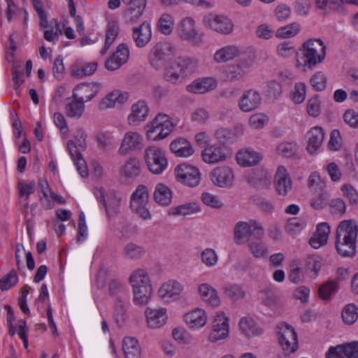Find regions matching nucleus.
Segmentation results:
<instances>
[{
  "label": "nucleus",
  "instance_id": "nucleus-15",
  "mask_svg": "<svg viewBox=\"0 0 358 358\" xmlns=\"http://www.w3.org/2000/svg\"><path fill=\"white\" fill-rule=\"evenodd\" d=\"M141 172V162L136 157L129 158L120 169L121 178L124 183L133 182Z\"/></svg>",
  "mask_w": 358,
  "mask_h": 358
},
{
  "label": "nucleus",
  "instance_id": "nucleus-63",
  "mask_svg": "<svg viewBox=\"0 0 358 358\" xmlns=\"http://www.w3.org/2000/svg\"><path fill=\"white\" fill-rule=\"evenodd\" d=\"M308 184L310 188L314 190L315 192H320L326 189V183L321 178L320 175L315 172L313 173L308 178Z\"/></svg>",
  "mask_w": 358,
  "mask_h": 358
},
{
  "label": "nucleus",
  "instance_id": "nucleus-40",
  "mask_svg": "<svg viewBox=\"0 0 358 358\" xmlns=\"http://www.w3.org/2000/svg\"><path fill=\"white\" fill-rule=\"evenodd\" d=\"M120 29L119 25L116 22H109L106 31V38L104 45L100 51L101 55H104L111 45L115 41L119 34Z\"/></svg>",
  "mask_w": 358,
  "mask_h": 358
},
{
  "label": "nucleus",
  "instance_id": "nucleus-10",
  "mask_svg": "<svg viewBox=\"0 0 358 358\" xmlns=\"http://www.w3.org/2000/svg\"><path fill=\"white\" fill-rule=\"evenodd\" d=\"M175 175L177 181L191 187L197 186L201 180L199 169L187 164L177 166L175 169Z\"/></svg>",
  "mask_w": 358,
  "mask_h": 358
},
{
  "label": "nucleus",
  "instance_id": "nucleus-13",
  "mask_svg": "<svg viewBox=\"0 0 358 358\" xmlns=\"http://www.w3.org/2000/svg\"><path fill=\"white\" fill-rule=\"evenodd\" d=\"M100 198H97L103 204L107 217L111 220L121 213V198L115 193H110L105 198L101 189L99 190Z\"/></svg>",
  "mask_w": 358,
  "mask_h": 358
},
{
  "label": "nucleus",
  "instance_id": "nucleus-33",
  "mask_svg": "<svg viewBox=\"0 0 358 358\" xmlns=\"http://www.w3.org/2000/svg\"><path fill=\"white\" fill-rule=\"evenodd\" d=\"M148 325L151 328H159L163 326L166 320V310L164 308L146 310Z\"/></svg>",
  "mask_w": 358,
  "mask_h": 358
},
{
  "label": "nucleus",
  "instance_id": "nucleus-52",
  "mask_svg": "<svg viewBox=\"0 0 358 358\" xmlns=\"http://www.w3.org/2000/svg\"><path fill=\"white\" fill-rule=\"evenodd\" d=\"M264 93L268 99L275 100L282 94V86L280 83L275 80L268 81Z\"/></svg>",
  "mask_w": 358,
  "mask_h": 358
},
{
  "label": "nucleus",
  "instance_id": "nucleus-35",
  "mask_svg": "<svg viewBox=\"0 0 358 358\" xmlns=\"http://www.w3.org/2000/svg\"><path fill=\"white\" fill-rule=\"evenodd\" d=\"M170 149L177 157H187L194 153L190 143L183 138H178L172 141Z\"/></svg>",
  "mask_w": 358,
  "mask_h": 358
},
{
  "label": "nucleus",
  "instance_id": "nucleus-49",
  "mask_svg": "<svg viewBox=\"0 0 358 358\" xmlns=\"http://www.w3.org/2000/svg\"><path fill=\"white\" fill-rule=\"evenodd\" d=\"M358 308L354 303L347 304L342 310L343 322L347 324H354L358 318Z\"/></svg>",
  "mask_w": 358,
  "mask_h": 358
},
{
  "label": "nucleus",
  "instance_id": "nucleus-36",
  "mask_svg": "<svg viewBox=\"0 0 358 358\" xmlns=\"http://www.w3.org/2000/svg\"><path fill=\"white\" fill-rule=\"evenodd\" d=\"M198 292L202 300L210 306L216 307L220 304V300L216 289L209 284H201L198 287Z\"/></svg>",
  "mask_w": 358,
  "mask_h": 358
},
{
  "label": "nucleus",
  "instance_id": "nucleus-2",
  "mask_svg": "<svg viewBox=\"0 0 358 358\" xmlns=\"http://www.w3.org/2000/svg\"><path fill=\"white\" fill-rule=\"evenodd\" d=\"M197 69L196 60L188 57H178L166 68L164 73L166 80L176 84L192 75Z\"/></svg>",
  "mask_w": 358,
  "mask_h": 358
},
{
  "label": "nucleus",
  "instance_id": "nucleus-16",
  "mask_svg": "<svg viewBox=\"0 0 358 358\" xmlns=\"http://www.w3.org/2000/svg\"><path fill=\"white\" fill-rule=\"evenodd\" d=\"M262 103V95L259 91L250 89L243 92L238 106L243 112L248 113L257 109Z\"/></svg>",
  "mask_w": 358,
  "mask_h": 358
},
{
  "label": "nucleus",
  "instance_id": "nucleus-23",
  "mask_svg": "<svg viewBox=\"0 0 358 358\" xmlns=\"http://www.w3.org/2000/svg\"><path fill=\"white\" fill-rule=\"evenodd\" d=\"M213 182L220 187H228L232 185L234 173L228 166L217 167L210 173Z\"/></svg>",
  "mask_w": 358,
  "mask_h": 358
},
{
  "label": "nucleus",
  "instance_id": "nucleus-48",
  "mask_svg": "<svg viewBox=\"0 0 358 358\" xmlns=\"http://www.w3.org/2000/svg\"><path fill=\"white\" fill-rule=\"evenodd\" d=\"M131 287L141 285H152L148 274L144 268H138L133 271L129 277Z\"/></svg>",
  "mask_w": 358,
  "mask_h": 358
},
{
  "label": "nucleus",
  "instance_id": "nucleus-29",
  "mask_svg": "<svg viewBox=\"0 0 358 358\" xmlns=\"http://www.w3.org/2000/svg\"><path fill=\"white\" fill-rule=\"evenodd\" d=\"M306 137L308 138L307 150L310 153L313 154L321 146L324 133L322 127H315L307 133Z\"/></svg>",
  "mask_w": 358,
  "mask_h": 358
},
{
  "label": "nucleus",
  "instance_id": "nucleus-38",
  "mask_svg": "<svg viewBox=\"0 0 358 358\" xmlns=\"http://www.w3.org/2000/svg\"><path fill=\"white\" fill-rule=\"evenodd\" d=\"M239 55V49L236 45H227L217 50L214 54L217 63H224L234 59Z\"/></svg>",
  "mask_w": 358,
  "mask_h": 358
},
{
  "label": "nucleus",
  "instance_id": "nucleus-12",
  "mask_svg": "<svg viewBox=\"0 0 358 358\" xmlns=\"http://www.w3.org/2000/svg\"><path fill=\"white\" fill-rule=\"evenodd\" d=\"M228 317L224 313H217L215 316L212 324V331L209 335V340L211 342H216L225 339L229 333Z\"/></svg>",
  "mask_w": 358,
  "mask_h": 358
},
{
  "label": "nucleus",
  "instance_id": "nucleus-32",
  "mask_svg": "<svg viewBox=\"0 0 358 358\" xmlns=\"http://www.w3.org/2000/svg\"><path fill=\"white\" fill-rule=\"evenodd\" d=\"M148 114V108L144 101H138L133 104L131 113L128 117L129 124L138 125L141 122L144 121Z\"/></svg>",
  "mask_w": 358,
  "mask_h": 358
},
{
  "label": "nucleus",
  "instance_id": "nucleus-42",
  "mask_svg": "<svg viewBox=\"0 0 358 358\" xmlns=\"http://www.w3.org/2000/svg\"><path fill=\"white\" fill-rule=\"evenodd\" d=\"M134 301L139 305H145L148 303L152 293V285H141L132 287Z\"/></svg>",
  "mask_w": 358,
  "mask_h": 358
},
{
  "label": "nucleus",
  "instance_id": "nucleus-22",
  "mask_svg": "<svg viewBox=\"0 0 358 358\" xmlns=\"http://www.w3.org/2000/svg\"><path fill=\"white\" fill-rule=\"evenodd\" d=\"M132 38L138 48L145 47L152 38V30L150 22L145 21L141 25L132 29Z\"/></svg>",
  "mask_w": 358,
  "mask_h": 358
},
{
  "label": "nucleus",
  "instance_id": "nucleus-51",
  "mask_svg": "<svg viewBox=\"0 0 358 358\" xmlns=\"http://www.w3.org/2000/svg\"><path fill=\"white\" fill-rule=\"evenodd\" d=\"M173 27V20L172 16L167 13L162 14L157 22L158 30L161 33L168 35L171 33Z\"/></svg>",
  "mask_w": 358,
  "mask_h": 358
},
{
  "label": "nucleus",
  "instance_id": "nucleus-37",
  "mask_svg": "<svg viewBox=\"0 0 358 358\" xmlns=\"http://www.w3.org/2000/svg\"><path fill=\"white\" fill-rule=\"evenodd\" d=\"M122 349L125 358H141V348L138 341L134 337H125Z\"/></svg>",
  "mask_w": 358,
  "mask_h": 358
},
{
  "label": "nucleus",
  "instance_id": "nucleus-43",
  "mask_svg": "<svg viewBox=\"0 0 358 358\" xmlns=\"http://www.w3.org/2000/svg\"><path fill=\"white\" fill-rule=\"evenodd\" d=\"M251 220L249 222H238L234 227V240L237 244H243L249 240Z\"/></svg>",
  "mask_w": 358,
  "mask_h": 358
},
{
  "label": "nucleus",
  "instance_id": "nucleus-60",
  "mask_svg": "<svg viewBox=\"0 0 358 358\" xmlns=\"http://www.w3.org/2000/svg\"><path fill=\"white\" fill-rule=\"evenodd\" d=\"M36 183L34 180L27 183L19 182L18 189L21 196H25V208H28L29 196L34 192Z\"/></svg>",
  "mask_w": 358,
  "mask_h": 358
},
{
  "label": "nucleus",
  "instance_id": "nucleus-26",
  "mask_svg": "<svg viewBox=\"0 0 358 358\" xmlns=\"http://www.w3.org/2000/svg\"><path fill=\"white\" fill-rule=\"evenodd\" d=\"M146 4V0H134V2L127 4L128 7L123 13L125 21L131 24L137 22L143 14Z\"/></svg>",
  "mask_w": 358,
  "mask_h": 358
},
{
  "label": "nucleus",
  "instance_id": "nucleus-5",
  "mask_svg": "<svg viewBox=\"0 0 358 358\" xmlns=\"http://www.w3.org/2000/svg\"><path fill=\"white\" fill-rule=\"evenodd\" d=\"M149 201V191L146 186L140 185L131 194L130 208L133 213L143 220H150L151 213L147 208Z\"/></svg>",
  "mask_w": 358,
  "mask_h": 358
},
{
  "label": "nucleus",
  "instance_id": "nucleus-30",
  "mask_svg": "<svg viewBox=\"0 0 358 358\" xmlns=\"http://www.w3.org/2000/svg\"><path fill=\"white\" fill-rule=\"evenodd\" d=\"M217 87V82L212 78H204L196 80L187 85L186 90L189 92L194 94H203Z\"/></svg>",
  "mask_w": 358,
  "mask_h": 358
},
{
  "label": "nucleus",
  "instance_id": "nucleus-19",
  "mask_svg": "<svg viewBox=\"0 0 358 358\" xmlns=\"http://www.w3.org/2000/svg\"><path fill=\"white\" fill-rule=\"evenodd\" d=\"M101 85L99 83H80L77 85L73 92L72 98L83 103L92 100L99 92Z\"/></svg>",
  "mask_w": 358,
  "mask_h": 358
},
{
  "label": "nucleus",
  "instance_id": "nucleus-46",
  "mask_svg": "<svg viewBox=\"0 0 358 358\" xmlns=\"http://www.w3.org/2000/svg\"><path fill=\"white\" fill-rule=\"evenodd\" d=\"M69 101L66 104V113L68 117L71 118L78 119L80 118L85 110L84 103L80 100L72 98L68 99Z\"/></svg>",
  "mask_w": 358,
  "mask_h": 358
},
{
  "label": "nucleus",
  "instance_id": "nucleus-56",
  "mask_svg": "<svg viewBox=\"0 0 358 358\" xmlns=\"http://www.w3.org/2000/svg\"><path fill=\"white\" fill-rule=\"evenodd\" d=\"M96 139L99 147L103 150H110L114 148L113 136L110 133H100Z\"/></svg>",
  "mask_w": 358,
  "mask_h": 358
},
{
  "label": "nucleus",
  "instance_id": "nucleus-14",
  "mask_svg": "<svg viewBox=\"0 0 358 358\" xmlns=\"http://www.w3.org/2000/svg\"><path fill=\"white\" fill-rule=\"evenodd\" d=\"M203 22L206 27L224 34L231 33L234 28L231 20L223 15H209L203 19Z\"/></svg>",
  "mask_w": 358,
  "mask_h": 358
},
{
  "label": "nucleus",
  "instance_id": "nucleus-44",
  "mask_svg": "<svg viewBox=\"0 0 358 358\" xmlns=\"http://www.w3.org/2000/svg\"><path fill=\"white\" fill-rule=\"evenodd\" d=\"M145 249L134 243H128L123 248V257L127 259L137 260L145 255Z\"/></svg>",
  "mask_w": 358,
  "mask_h": 358
},
{
  "label": "nucleus",
  "instance_id": "nucleus-54",
  "mask_svg": "<svg viewBox=\"0 0 358 358\" xmlns=\"http://www.w3.org/2000/svg\"><path fill=\"white\" fill-rule=\"evenodd\" d=\"M110 295L115 296L127 297L126 286L120 280L114 279L110 281L108 285Z\"/></svg>",
  "mask_w": 358,
  "mask_h": 358
},
{
  "label": "nucleus",
  "instance_id": "nucleus-25",
  "mask_svg": "<svg viewBox=\"0 0 358 358\" xmlns=\"http://www.w3.org/2000/svg\"><path fill=\"white\" fill-rule=\"evenodd\" d=\"M275 186L278 194L286 196L292 189V182L286 169L279 166L275 176Z\"/></svg>",
  "mask_w": 358,
  "mask_h": 358
},
{
  "label": "nucleus",
  "instance_id": "nucleus-47",
  "mask_svg": "<svg viewBox=\"0 0 358 358\" xmlns=\"http://www.w3.org/2000/svg\"><path fill=\"white\" fill-rule=\"evenodd\" d=\"M306 225L304 219L299 217H290L286 222L285 230L289 235L295 236L305 228Z\"/></svg>",
  "mask_w": 358,
  "mask_h": 358
},
{
  "label": "nucleus",
  "instance_id": "nucleus-18",
  "mask_svg": "<svg viewBox=\"0 0 358 358\" xmlns=\"http://www.w3.org/2000/svg\"><path fill=\"white\" fill-rule=\"evenodd\" d=\"M326 358H358V342L330 347Z\"/></svg>",
  "mask_w": 358,
  "mask_h": 358
},
{
  "label": "nucleus",
  "instance_id": "nucleus-64",
  "mask_svg": "<svg viewBox=\"0 0 358 358\" xmlns=\"http://www.w3.org/2000/svg\"><path fill=\"white\" fill-rule=\"evenodd\" d=\"M341 189L351 205L358 204V192L354 187L351 185L345 184L341 187Z\"/></svg>",
  "mask_w": 358,
  "mask_h": 358
},
{
  "label": "nucleus",
  "instance_id": "nucleus-41",
  "mask_svg": "<svg viewBox=\"0 0 358 358\" xmlns=\"http://www.w3.org/2000/svg\"><path fill=\"white\" fill-rule=\"evenodd\" d=\"M239 327L242 332L248 337L259 336L263 329L257 326L251 317H243L239 322Z\"/></svg>",
  "mask_w": 358,
  "mask_h": 358
},
{
  "label": "nucleus",
  "instance_id": "nucleus-50",
  "mask_svg": "<svg viewBox=\"0 0 358 358\" xmlns=\"http://www.w3.org/2000/svg\"><path fill=\"white\" fill-rule=\"evenodd\" d=\"M170 210L174 215H187L199 212L200 208L196 203H188L172 208Z\"/></svg>",
  "mask_w": 358,
  "mask_h": 358
},
{
  "label": "nucleus",
  "instance_id": "nucleus-61",
  "mask_svg": "<svg viewBox=\"0 0 358 358\" xmlns=\"http://www.w3.org/2000/svg\"><path fill=\"white\" fill-rule=\"evenodd\" d=\"M317 192L318 194L312 199L310 203L312 208L315 210L322 209L326 206L327 201L329 198V194L326 189Z\"/></svg>",
  "mask_w": 358,
  "mask_h": 358
},
{
  "label": "nucleus",
  "instance_id": "nucleus-34",
  "mask_svg": "<svg viewBox=\"0 0 358 358\" xmlns=\"http://www.w3.org/2000/svg\"><path fill=\"white\" fill-rule=\"evenodd\" d=\"M261 159V155L250 148L239 150L236 154L237 162L242 166H255Z\"/></svg>",
  "mask_w": 358,
  "mask_h": 358
},
{
  "label": "nucleus",
  "instance_id": "nucleus-7",
  "mask_svg": "<svg viewBox=\"0 0 358 358\" xmlns=\"http://www.w3.org/2000/svg\"><path fill=\"white\" fill-rule=\"evenodd\" d=\"M144 157L148 169L154 174H161L168 166L164 152L157 146L148 147Z\"/></svg>",
  "mask_w": 358,
  "mask_h": 358
},
{
  "label": "nucleus",
  "instance_id": "nucleus-62",
  "mask_svg": "<svg viewBox=\"0 0 358 358\" xmlns=\"http://www.w3.org/2000/svg\"><path fill=\"white\" fill-rule=\"evenodd\" d=\"M18 277L15 270L10 271L0 280V289L7 290L17 284Z\"/></svg>",
  "mask_w": 358,
  "mask_h": 358
},
{
  "label": "nucleus",
  "instance_id": "nucleus-57",
  "mask_svg": "<svg viewBox=\"0 0 358 358\" xmlns=\"http://www.w3.org/2000/svg\"><path fill=\"white\" fill-rule=\"evenodd\" d=\"M300 30V25L297 23H292L278 29L276 36L278 38H285L296 35Z\"/></svg>",
  "mask_w": 358,
  "mask_h": 358
},
{
  "label": "nucleus",
  "instance_id": "nucleus-21",
  "mask_svg": "<svg viewBox=\"0 0 358 358\" xmlns=\"http://www.w3.org/2000/svg\"><path fill=\"white\" fill-rule=\"evenodd\" d=\"M201 156L206 163L215 164L226 160L228 152L224 146L212 145L204 148Z\"/></svg>",
  "mask_w": 358,
  "mask_h": 358
},
{
  "label": "nucleus",
  "instance_id": "nucleus-17",
  "mask_svg": "<svg viewBox=\"0 0 358 358\" xmlns=\"http://www.w3.org/2000/svg\"><path fill=\"white\" fill-rule=\"evenodd\" d=\"M129 57V50L127 44L121 43L115 52L106 61L105 66L109 71H115L125 64Z\"/></svg>",
  "mask_w": 358,
  "mask_h": 358
},
{
  "label": "nucleus",
  "instance_id": "nucleus-53",
  "mask_svg": "<svg viewBox=\"0 0 358 358\" xmlns=\"http://www.w3.org/2000/svg\"><path fill=\"white\" fill-rule=\"evenodd\" d=\"M215 137L222 144L233 143L236 139L234 131L224 127L219 128L215 131Z\"/></svg>",
  "mask_w": 358,
  "mask_h": 358
},
{
  "label": "nucleus",
  "instance_id": "nucleus-31",
  "mask_svg": "<svg viewBox=\"0 0 358 358\" xmlns=\"http://www.w3.org/2000/svg\"><path fill=\"white\" fill-rule=\"evenodd\" d=\"M330 227L326 222L320 223L317 227L316 232L310 238L309 243L315 249L325 245L327 242Z\"/></svg>",
  "mask_w": 358,
  "mask_h": 358
},
{
  "label": "nucleus",
  "instance_id": "nucleus-6",
  "mask_svg": "<svg viewBox=\"0 0 358 358\" xmlns=\"http://www.w3.org/2000/svg\"><path fill=\"white\" fill-rule=\"evenodd\" d=\"M173 127L167 115L159 114L151 124L148 126L147 136L152 141L163 139L172 131Z\"/></svg>",
  "mask_w": 358,
  "mask_h": 358
},
{
  "label": "nucleus",
  "instance_id": "nucleus-20",
  "mask_svg": "<svg viewBox=\"0 0 358 358\" xmlns=\"http://www.w3.org/2000/svg\"><path fill=\"white\" fill-rule=\"evenodd\" d=\"M251 65V62L241 59L237 64L227 66L225 69L226 79L230 82L242 79L248 73Z\"/></svg>",
  "mask_w": 358,
  "mask_h": 358
},
{
  "label": "nucleus",
  "instance_id": "nucleus-11",
  "mask_svg": "<svg viewBox=\"0 0 358 358\" xmlns=\"http://www.w3.org/2000/svg\"><path fill=\"white\" fill-rule=\"evenodd\" d=\"M143 136L136 131L126 132L122 139L118 152L126 155L131 152L141 150L144 146Z\"/></svg>",
  "mask_w": 358,
  "mask_h": 358
},
{
  "label": "nucleus",
  "instance_id": "nucleus-24",
  "mask_svg": "<svg viewBox=\"0 0 358 358\" xmlns=\"http://www.w3.org/2000/svg\"><path fill=\"white\" fill-rule=\"evenodd\" d=\"M180 38L197 45L201 42V37L194 29V22L190 17L185 18L179 29Z\"/></svg>",
  "mask_w": 358,
  "mask_h": 358
},
{
  "label": "nucleus",
  "instance_id": "nucleus-1",
  "mask_svg": "<svg viewBox=\"0 0 358 358\" xmlns=\"http://www.w3.org/2000/svg\"><path fill=\"white\" fill-rule=\"evenodd\" d=\"M358 224L355 220H343L336 229V248L343 257H352L356 254Z\"/></svg>",
  "mask_w": 358,
  "mask_h": 358
},
{
  "label": "nucleus",
  "instance_id": "nucleus-27",
  "mask_svg": "<svg viewBox=\"0 0 358 358\" xmlns=\"http://www.w3.org/2000/svg\"><path fill=\"white\" fill-rule=\"evenodd\" d=\"M183 289L182 285L176 280H171L164 283L159 289V296L169 302L178 297Z\"/></svg>",
  "mask_w": 358,
  "mask_h": 358
},
{
  "label": "nucleus",
  "instance_id": "nucleus-58",
  "mask_svg": "<svg viewBox=\"0 0 358 358\" xmlns=\"http://www.w3.org/2000/svg\"><path fill=\"white\" fill-rule=\"evenodd\" d=\"M201 258L202 262L208 267L215 266L218 261L217 255L215 250L212 248H206L203 250L201 254Z\"/></svg>",
  "mask_w": 358,
  "mask_h": 358
},
{
  "label": "nucleus",
  "instance_id": "nucleus-45",
  "mask_svg": "<svg viewBox=\"0 0 358 358\" xmlns=\"http://www.w3.org/2000/svg\"><path fill=\"white\" fill-rule=\"evenodd\" d=\"M172 194L171 189L164 184H158L154 192L155 201L162 205L168 206L171 201Z\"/></svg>",
  "mask_w": 358,
  "mask_h": 358
},
{
  "label": "nucleus",
  "instance_id": "nucleus-28",
  "mask_svg": "<svg viewBox=\"0 0 358 358\" xmlns=\"http://www.w3.org/2000/svg\"><path fill=\"white\" fill-rule=\"evenodd\" d=\"M186 324L191 328L197 329L203 327L208 317L206 312L201 308H196L184 315Z\"/></svg>",
  "mask_w": 358,
  "mask_h": 358
},
{
  "label": "nucleus",
  "instance_id": "nucleus-3",
  "mask_svg": "<svg viewBox=\"0 0 358 358\" xmlns=\"http://www.w3.org/2000/svg\"><path fill=\"white\" fill-rule=\"evenodd\" d=\"M326 47L320 39H309L303 44L301 49L303 66L314 68L322 62L326 56Z\"/></svg>",
  "mask_w": 358,
  "mask_h": 358
},
{
  "label": "nucleus",
  "instance_id": "nucleus-39",
  "mask_svg": "<svg viewBox=\"0 0 358 358\" xmlns=\"http://www.w3.org/2000/svg\"><path fill=\"white\" fill-rule=\"evenodd\" d=\"M127 305V297L117 296L115 299L114 319L119 326H122L126 320Z\"/></svg>",
  "mask_w": 358,
  "mask_h": 358
},
{
  "label": "nucleus",
  "instance_id": "nucleus-9",
  "mask_svg": "<svg viewBox=\"0 0 358 358\" xmlns=\"http://www.w3.org/2000/svg\"><path fill=\"white\" fill-rule=\"evenodd\" d=\"M278 341L285 355L295 352L298 349V338L294 328L283 323L279 327Z\"/></svg>",
  "mask_w": 358,
  "mask_h": 358
},
{
  "label": "nucleus",
  "instance_id": "nucleus-59",
  "mask_svg": "<svg viewBox=\"0 0 358 358\" xmlns=\"http://www.w3.org/2000/svg\"><path fill=\"white\" fill-rule=\"evenodd\" d=\"M310 83L314 90L320 92L326 88L327 77L322 71H317L311 77Z\"/></svg>",
  "mask_w": 358,
  "mask_h": 358
},
{
  "label": "nucleus",
  "instance_id": "nucleus-55",
  "mask_svg": "<svg viewBox=\"0 0 358 358\" xmlns=\"http://www.w3.org/2000/svg\"><path fill=\"white\" fill-rule=\"evenodd\" d=\"M224 294L234 300H238L245 296L242 287L236 284H227L224 287Z\"/></svg>",
  "mask_w": 358,
  "mask_h": 358
},
{
  "label": "nucleus",
  "instance_id": "nucleus-8",
  "mask_svg": "<svg viewBox=\"0 0 358 358\" xmlns=\"http://www.w3.org/2000/svg\"><path fill=\"white\" fill-rule=\"evenodd\" d=\"M176 52V49L171 42H159L150 50V63L155 69H159L164 65L165 61L175 55Z\"/></svg>",
  "mask_w": 358,
  "mask_h": 358
},
{
  "label": "nucleus",
  "instance_id": "nucleus-4",
  "mask_svg": "<svg viewBox=\"0 0 358 358\" xmlns=\"http://www.w3.org/2000/svg\"><path fill=\"white\" fill-rule=\"evenodd\" d=\"M86 137L87 135L83 129H79L77 132L76 142L69 141L67 143L69 152L78 173L83 178L87 177L89 175L85 161L80 153L81 150H84L86 148Z\"/></svg>",
  "mask_w": 358,
  "mask_h": 358
}]
</instances>
